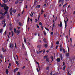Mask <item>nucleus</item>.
Instances as JSON below:
<instances>
[{"instance_id": "35", "label": "nucleus", "mask_w": 75, "mask_h": 75, "mask_svg": "<svg viewBox=\"0 0 75 75\" xmlns=\"http://www.w3.org/2000/svg\"><path fill=\"white\" fill-rule=\"evenodd\" d=\"M0 57H1V58L3 57V55H2V54H1V53H0Z\"/></svg>"}, {"instance_id": "21", "label": "nucleus", "mask_w": 75, "mask_h": 75, "mask_svg": "<svg viewBox=\"0 0 75 75\" xmlns=\"http://www.w3.org/2000/svg\"><path fill=\"white\" fill-rule=\"evenodd\" d=\"M52 47H53V43H52L51 44V46L50 47L51 48H52Z\"/></svg>"}, {"instance_id": "30", "label": "nucleus", "mask_w": 75, "mask_h": 75, "mask_svg": "<svg viewBox=\"0 0 75 75\" xmlns=\"http://www.w3.org/2000/svg\"><path fill=\"white\" fill-rule=\"evenodd\" d=\"M22 47L23 48V47H24V43H22Z\"/></svg>"}, {"instance_id": "6", "label": "nucleus", "mask_w": 75, "mask_h": 75, "mask_svg": "<svg viewBox=\"0 0 75 75\" xmlns=\"http://www.w3.org/2000/svg\"><path fill=\"white\" fill-rule=\"evenodd\" d=\"M2 7H4H4H7V4L4 3L2 4Z\"/></svg>"}, {"instance_id": "24", "label": "nucleus", "mask_w": 75, "mask_h": 75, "mask_svg": "<svg viewBox=\"0 0 75 75\" xmlns=\"http://www.w3.org/2000/svg\"><path fill=\"white\" fill-rule=\"evenodd\" d=\"M6 74H8V69H6Z\"/></svg>"}, {"instance_id": "59", "label": "nucleus", "mask_w": 75, "mask_h": 75, "mask_svg": "<svg viewBox=\"0 0 75 75\" xmlns=\"http://www.w3.org/2000/svg\"><path fill=\"white\" fill-rule=\"evenodd\" d=\"M39 25H42V23H41V22H40L39 23Z\"/></svg>"}, {"instance_id": "32", "label": "nucleus", "mask_w": 75, "mask_h": 75, "mask_svg": "<svg viewBox=\"0 0 75 75\" xmlns=\"http://www.w3.org/2000/svg\"><path fill=\"white\" fill-rule=\"evenodd\" d=\"M10 14L11 16H12L13 15V14L12 13V11H10Z\"/></svg>"}, {"instance_id": "25", "label": "nucleus", "mask_w": 75, "mask_h": 75, "mask_svg": "<svg viewBox=\"0 0 75 75\" xmlns=\"http://www.w3.org/2000/svg\"><path fill=\"white\" fill-rule=\"evenodd\" d=\"M3 32V29L2 28L0 30V33H1Z\"/></svg>"}, {"instance_id": "29", "label": "nucleus", "mask_w": 75, "mask_h": 75, "mask_svg": "<svg viewBox=\"0 0 75 75\" xmlns=\"http://www.w3.org/2000/svg\"><path fill=\"white\" fill-rule=\"evenodd\" d=\"M37 47L38 48H41V46L40 45H38Z\"/></svg>"}, {"instance_id": "13", "label": "nucleus", "mask_w": 75, "mask_h": 75, "mask_svg": "<svg viewBox=\"0 0 75 75\" xmlns=\"http://www.w3.org/2000/svg\"><path fill=\"white\" fill-rule=\"evenodd\" d=\"M11 33L12 34V37H13L14 36V32H13V31H11Z\"/></svg>"}, {"instance_id": "5", "label": "nucleus", "mask_w": 75, "mask_h": 75, "mask_svg": "<svg viewBox=\"0 0 75 75\" xmlns=\"http://www.w3.org/2000/svg\"><path fill=\"white\" fill-rule=\"evenodd\" d=\"M9 47L10 48H11L12 49L14 48V45H13V44H11V43H10Z\"/></svg>"}, {"instance_id": "15", "label": "nucleus", "mask_w": 75, "mask_h": 75, "mask_svg": "<svg viewBox=\"0 0 75 75\" xmlns=\"http://www.w3.org/2000/svg\"><path fill=\"white\" fill-rule=\"evenodd\" d=\"M43 33H44V35H45V36H46V35H47V34H46V32H45V31H43Z\"/></svg>"}, {"instance_id": "48", "label": "nucleus", "mask_w": 75, "mask_h": 75, "mask_svg": "<svg viewBox=\"0 0 75 75\" xmlns=\"http://www.w3.org/2000/svg\"><path fill=\"white\" fill-rule=\"evenodd\" d=\"M25 68V66H24L23 67H22V69H24Z\"/></svg>"}, {"instance_id": "62", "label": "nucleus", "mask_w": 75, "mask_h": 75, "mask_svg": "<svg viewBox=\"0 0 75 75\" xmlns=\"http://www.w3.org/2000/svg\"><path fill=\"white\" fill-rule=\"evenodd\" d=\"M4 26H3V27H5V26H6V23H4Z\"/></svg>"}, {"instance_id": "58", "label": "nucleus", "mask_w": 75, "mask_h": 75, "mask_svg": "<svg viewBox=\"0 0 75 75\" xmlns=\"http://www.w3.org/2000/svg\"><path fill=\"white\" fill-rule=\"evenodd\" d=\"M39 52H42V51H40V50H39Z\"/></svg>"}, {"instance_id": "26", "label": "nucleus", "mask_w": 75, "mask_h": 75, "mask_svg": "<svg viewBox=\"0 0 75 75\" xmlns=\"http://www.w3.org/2000/svg\"><path fill=\"white\" fill-rule=\"evenodd\" d=\"M66 55L67 57H68L69 55V53H68L66 54Z\"/></svg>"}, {"instance_id": "22", "label": "nucleus", "mask_w": 75, "mask_h": 75, "mask_svg": "<svg viewBox=\"0 0 75 75\" xmlns=\"http://www.w3.org/2000/svg\"><path fill=\"white\" fill-rule=\"evenodd\" d=\"M12 12H13V13H16V10L15 9H13L12 11Z\"/></svg>"}, {"instance_id": "28", "label": "nucleus", "mask_w": 75, "mask_h": 75, "mask_svg": "<svg viewBox=\"0 0 75 75\" xmlns=\"http://www.w3.org/2000/svg\"><path fill=\"white\" fill-rule=\"evenodd\" d=\"M18 3V0L16 1V2H15V4H17Z\"/></svg>"}, {"instance_id": "50", "label": "nucleus", "mask_w": 75, "mask_h": 75, "mask_svg": "<svg viewBox=\"0 0 75 75\" xmlns=\"http://www.w3.org/2000/svg\"><path fill=\"white\" fill-rule=\"evenodd\" d=\"M61 48H62V45H60V47Z\"/></svg>"}, {"instance_id": "39", "label": "nucleus", "mask_w": 75, "mask_h": 75, "mask_svg": "<svg viewBox=\"0 0 75 75\" xmlns=\"http://www.w3.org/2000/svg\"><path fill=\"white\" fill-rule=\"evenodd\" d=\"M49 67H48L46 68V70H49Z\"/></svg>"}, {"instance_id": "51", "label": "nucleus", "mask_w": 75, "mask_h": 75, "mask_svg": "<svg viewBox=\"0 0 75 75\" xmlns=\"http://www.w3.org/2000/svg\"><path fill=\"white\" fill-rule=\"evenodd\" d=\"M46 61L47 62H49V61H48V59H46Z\"/></svg>"}, {"instance_id": "56", "label": "nucleus", "mask_w": 75, "mask_h": 75, "mask_svg": "<svg viewBox=\"0 0 75 75\" xmlns=\"http://www.w3.org/2000/svg\"><path fill=\"white\" fill-rule=\"evenodd\" d=\"M18 75H20V73L19 72H18Z\"/></svg>"}, {"instance_id": "16", "label": "nucleus", "mask_w": 75, "mask_h": 75, "mask_svg": "<svg viewBox=\"0 0 75 75\" xmlns=\"http://www.w3.org/2000/svg\"><path fill=\"white\" fill-rule=\"evenodd\" d=\"M48 57V56H44V59H45L46 58L47 59V57Z\"/></svg>"}, {"instance_id": "14", "label": "nucleus", "mask_w": 75, "mask_h": 75, "mask_svg": "<svg viewBox=\"0 0 75 75\" xmlns=\"http://www.w3.org/2000/svg\"><path fill=\"white\" fill-rule=\"evenodd\" d=\"M3 1L5 3H7V2H8V0H3Z\"/></svg>"}, {"instance_id": "1", "label": "nucleus", "mask_w": 75, "mask_h": 75, "mask_svg": "<svg viewBox=\"0 0 75 75\" xmlns=\"http://www.w3.org/2000/svg\"><path fill=\"white\" fill-rule=\"evenodd\" d=\"M13 30L15 33H16L17 35H18L20 33V30H18L16 31V29L15 28H14Z\"/></svg>"}, {"instance_id": "45", "label": "nucleus", "mask_w": 75, "mask_h": 75, "mask_svg": "<svg viewBox=\"0 0 75 75\" xmlns=\"http://www.w3.org/2000/svg\"><path fill=\"white\" fill-rule=\"evenodd\" d=\"M43 41H44V42H45V43H46V42H45V38H44V39H43Z\"/></svg>"}, {"instance_id": "64", "label": "nucleus", "mask_w": 75, "mask_h": 75, "mask_svg": "<svg viewBox=\"0 0 75 75\" xmlns=\"http://www.w3.org/2000/svg\"><path fill=\"white\" fill-rule=\"evenodd\" d=\"M58 45L56 46V49H57V48H58Z\"/></svg>"}, {"instance_id": "4", "label": "nucleus", "mask_w": 75, "mask_h": 75, "mask_svg": "<svg viewBox=\"0 0 75 75\" xmlns=\"http://www.w3.org/2000/svg\"><path fill=\"white\" fill-rule=\"evenodd\" d=\"M58 25V26L60 27H62V22H60V24H59Z\"/></svg>"}, {"instance_id": "36", "label": "nucleus", "mask_w": 75, "mask_h": 75, "mask_svg": "<svg viewBox=\"0 0 75 75\" xmlns=\"http://www.w3.org/2000/svg\"><path fill=\"white\" fill-rule=\"evenodd\" d=\"M13 11V8L11 7L10 9V11Z\"/></svg>"}, {"instance_id": "9", "label": "nucleus", "mask_w": 75, "mask_h": 75, "mask_svg": "<svg viewBox=\"0 0 75 75\" xmlns=\"http://www.w3.org/2000/svg\"><path fill=\"white\" fill-rule=\"evenodd\" d=\"M56 60H57V62H60V61L61 60V59H60V58H57V59Z\"/></svg>"}, {"instance_id": "27", "label": "nucleus", "mask_w": 75, "mask_h": 75, "mask_svg": "<svg viewBox=\"0 0 75 75\" xmlns=\"http://www.w3.org/2000/svg\"><path fill=\"white\" fill-rule=\"evenodd\" d=\"M65 68H66V66H65L64 67H63V70L64 71H65Z\"/></svg>"}, {"instance_id": "8", "label": "nucleus", "mask_w": 75, "mask_h": 75, "mask_svg": "<svg viewBox=\"0 0 75 75\" xmlns=\"http://www.w3.org/2000/svg\"><path fill=\"white\" fill-rule=\"evenodd\" d=\"M43 45L44 47H45V48H46L48 47V45H47V44H45Z\"/></svg>"}, {"instance_id": "57", "label": "nucleus", "mask_w": 75, "mask_h": 75, "mask_svg": "<svg viewBox=\"0 0 75 75\" xmlns=\"http://www.w3.org/2000/svg\"><path fill=\"white\" fill-rule=\"evenodd\" d=\"M16 64H17V65H18V62L17 61L16 62Z\"/></svg>"}, {"instance_id": "31", "label": "nucleus", "mask_w": 75, "mask_h": 75, "mask_svg": "<svg viewBox=\"0 0 75 75\" xmlns=\"http://www.w3.org/2000/svg\"><path fill=\"white\" fill-rule=\"evenodd\" d=\"M7 11H5L4 12V15H5V14H7Z\"/></svg>"}, {"instance_id": "12", "label": "nucleus", "mask_w": 75, "mask_h": 75, "mask_svg": "<svg viewBox=\"0 0 75 75\" xmlns=\"http://www.w3.org/2000/svg\"><path fill=\"white\" fill-rule=\"evenodd\" d=\"M24 40L26 44L27 43V42L26 41V39H25V37H24Z\"/></svg>"}, {"instance_id": "37", "label": "nucleus", "mask_w": 75, "mask_h": 75, "mask_svg": "<svg viewBox=\"0 0 75 75\" xmlns=\"http://www.w3.org/2000/svg\"><path fill=\"white\" fill-rule=\"evenodd\" d=\"M30 21V20L29 19H28L27 21V24H28V22Z\"/></svg>"}, {"instance_id": "60", "label": "nucleus", "mask_w": 75, "mask_h": 75, "mask_svg": "<svg viewBox=\"0 0 75 75\" xmlns=\"http://www.w3.org/2000/svg\"><path fill=\"white\" fill-rule=\"evenodd\" d=\"M2 22L3 23H5V21H4V20L2 21Z\"/></svg>"}, {"instance_id": "33", "label": "nucleus", "mask_w": 75, "mask_h": 75, "mask_svg": "<svg viewBox=\"0 0 75 75\" xmlns=\"http://www.w3.org/2000/svg\"><path fill=\"white\" fill-rule=\"evenodd\" d=\"M43 6L44 7H47V5L46 4H44Z\"/></svg>"}, {"instance_id": "17", "label": "nucleus", "mask_w": 75, "mask_h": 75, "mask_svg": "<svg viewBox=\"0 0 75 75\" xmlns=\"http://www.w3.org/2000/svg\"><path fill=\"white\" fill-rule=\"evenodd\" d=\"M53 27L54 28L55 27V21L54 20H53Z\"/></svg>"}, {"instance_id": "20", "label": "nucleus", "mask_w": 75, "mask_h": 75, "mask_svg": "<svg viewBox=\"0 0 75 75\" xmlns=\"http://www.w3.org/2000/svg\"><path fill=\"white\" fill-rule=\"evenodd\" d=\"M67 4H68V3H66V4H64L63 6V8H64V7H65V6H67Z\"/></svg>"}, {"instance_id": "11", "label": "nucleus", "mask_w": 75, "mask_h": 75, "mask_svg": "<svg viewBox=\"0 0 75 75\" xmlns=\"http://www.w3.org/2000/svg\"><path fill=\"white\" fill-rule=\"evenodd\" d=\"M17 70H18V68H16V69H15L13 71L14 73H16V72Z\"/></svg>"}, {"instance_id": "7", "label": "nucleus", "mask_w": 75, "mask_h": 75, "mask_svg": "<svg viewBox=\"0 0 75 75\" xmlns=\"http://www.w3.org/2000/svg\"><path fill=\"white\" fill-rule=\"evenodd\" d=\"M64 23L65 24V29L66 28H67V21H65V20H64Z\"/></svg>"}, {"instance_id": "54", "label": "nucleus", "mask_w": 75, "mask_h": 75, "mask_svg": "<svg viewBox=\"0 0 75 75\" xmlns=\"http://www.w3.org/2000/svg\"><path fill=\"white\" fill-rule=\"evenodd\" d=\"M63 66H65V62H63Z\"/></svg>"}, {"instance_id": "42", "label": "nucleus", "mask_w": 75, "mask_h": 75, "mask_svg": "<svg viewBox=\"0 0 75 75\" xmlns=\"http://www.w3.org/2000/svg\"><path fill=\"white\" fill-rule=\"evenodd\" d=\"M63 51L64 53H65V49H63Z\"/></svg>"}, {"instance_id": "63", "label": "nucleus", "mask_w": 75, "mask_h": 75, "mask_svg": "<svg viewBox=\"0 0 75 75\" xmlns=\"http://www.w3.org/2000/svg\"><path fill=\"white\" fill-rule=\"evenodd\" d=\"M62 48H60V52H62Z\"/></svg>"}, {"instance_id": "19", "label": "nucleus", "mask_w": 75, "mask_h": 75, "mask_svg": "<svg viewBox=\"0 0 75 75\" xmlns=\"http://www.w3.org/2000/svg\"><path fill=\"white\" fill-rule=\"evenodd\" d=\"M40 5H38L36 6V8H40Z\"/></svg>"}, {"instance_id": "40", "label": "nucleus", "mask_w": 75, "mask_h": 75, "mask_svg": "<svg viewBox=\"0 0 75 75\" xmlns=\"http://www.w3.org/2000/svg\"><path fill=\"white\" fill-rule=\"evenodd\" d=\"M71 33V30L69 29V35H70V34Z\"/></svg>"}, {"instance_id": "61", "label": "nucleus", "mask_w": 75, "mask_h": 75, "mask_svg": "<svg viewBox=\"0 0 75 75\" xmlns=\"http://www.w3.org/2000/svg\"><path fill=\"white\" fill-rule=\"evenodd\" d=\"M19 16H20V14L19 13L18 15V17H19Z\"/></svg>"}, {"instance_id": "52", "label": "nucleus", "mask_w": 75, "mask_h": 75, "mask_svg": "<svg viewBox=\"0 0 75 75\" xmlns=\"http://www.w3.org/2000/svg\"><path fill=\"white\" fill-rule=\"evenodd\" d=\"M36 26H37L38 28H39V26H38V24H36Z\"/></svg>"}, {"instance_id": "43", "label": "nucleus", "mask_w": 75, "mask_h": 75, "mask_svg": "<svg viewBox=\"0 0 75 75\" xmlns=\"http://www.w3.org/2000/svg\"><path fill=\"white\" fill-rule=\"evenodd\" d=\"M42 29V30H44V29H43V27L42 26V25H41L40 26Z\"/></svg>"}, {"instance_id": "2", "label": "nucleus", "mask_w": 75, "mask_h": 75, "mask_svg": "<svg viewBox=\"0 0 75 75\" xmlns=\"http://www.w3.org/2000/svg\"><path fill=\"white\" fill-rule=\"evenodd\" d=\"M61 2L62 3V4L63 5V4L64 3V0H58L59 3Z\"/></svg>"}, {"instance_id": "18", "label": "nucleus", "mask_w": 75, "mask_h": 75, "mask_svg": "<svg viewBox=\"0 0 75 75\" xmlns=\"http://www.w3.org/2000/svg\"><path fill=\"white\" fill-rule=\"evenodd\" d=\"M69 73V71H68L67 75H71V73Z\"/></svg>"}, {"instance_id": "34", "label": "nucleus", "mask_w": 75, "mask_h": 75, "mask_svg": "<svg viewBox=\"0 0 75 75\" xmlns=\"http://www.w3.org/2000/svg\"><path fill=\"white\" fill-rule=\"evenodd\" d=\"M15 48H17V46L16 45V43H15V46H14Z\"/></svg>"}, {"instance_id": "10", "label": "nucleus", "mask_w": 75, "mask_h": 75, "mask_svg": "<svg viewBox=\"0 0 75 75\" xmlns=\"http://www.w3.org/2000/svg\"><path fill=\"white\" fill-rule=\"evenodd\" d=\"M60 58L61 60H62V54H60Z\"/></svg>"}, {"instance_id": "44", "label": "nucleus", "mask_w": 75, "mask_h": 75, "mask_svg": "<svg viewBox=\"0 0 75 75\" xmlns=\"http://www.w3.org/2000/svg\"><path fill=\"white\" fill-rule=\"evenodd\" d=\"M45 29L46 30H47V31H50V30L47 29V28L46 27H45Z\"/></svg>"}, {"instance_id": "23", "label": "nucleus", "mask_w": 75, "mask_h": 75, "mask_svg": "<svg viewBox=\"0 0 75 75\" xmlns=\"http://www.w3.org/2000/svg\"><path fill=\"white\" fill-rule=\"evenodd\" d=\"M50 58H51V59H52V61H53V60H54V58H53V57H52V56H51Z\"/></svg>"}, {"instance_id": "55", "label": "nucleus", "mask_w": 75, "mask_h": 75, "mask_svg": "<svg viewBox=\"0 0 75 75\" xmlns=\"http://www.w3.org/2000/svg\"><path fill=\"white\" fill-rule=\"evenodd\" d=\"M2 50L3 52H4V48H2Z\"/></svg>"}, {"instance_id": "38", "label": "nucleus", "mask_w": 75, "mask_h": 75, "mask_svg": "<svg viewBox=\"0 0 75 75\" xmlns=\"http://www.w3.org/2000/svg\"><path fill=\"white\" fill-rule=\"evenodd\" d=\"M56 44H57V45H58L59 44V41H57L56 42Z\"/></svg>"}, {"instance_id": "53", "label": "nucleus", "mask_w": 75, "mask_h": 75, "mask_svg": "<svg viewBox=\"0 0 75 75\" xmlns=\"http://www.w3.org/2000/svg\"><path fill=\"white\" fill-rule=\"evenodd\" d=\"M13 30V29H12V28H9V30L10 31H11V30Z\"/></svg>"}, {"instance_id": "46", "label": "nucleus", "mask_w": 75, "mask_h": 75, "mask_svg": "<svg viewBox=\"0 0 75 75\" xmlns=\"http://www.w3.org/2000/svg\"><path fill=\"white\" fill-rule=\"evenodd\" d=\"M4 33L5 35H6L7 34V31L6 30Z\"/></svg>"}, {"instance_id": "41", "label": "nucleus", "mask_w": 75, "mask_h": 75, "mask_svg": "<svg viewBox=\"0 0 75 75\" xmlns=\"http://www.w3.org/2000/svg\"><path fill=\"white\" fill-rule=\"evenodd\" d=\"M18 25H19L21 26V23L20 22H19V23H18Z\"/></svg>"}, {"instance_id": "3", "label": "nucleus", "mask_w": 75, "mask_h": 75, "mask_svg": "<svg viewBox=\"0 0 75 75\" xmlns=\"http://www.w3.org/2000/svg\"><path fill=\"white\" fill-rule=\"evenodd\" d=\"M9 7L8 6H6V7H5L4 8V9L6 11H8V8Z\"/></svg>"}, {"instance_id": "49", "label": "nucleus", "mask_w": 75, "mask_h": 75, "mask_svg": "<svg viewBox=\"0 0 75 75\" xmlns=\"http://www.w3.org/2000/svg\"><path fill=\"white\" fill-rule=\"evenodd\" d=\"M35 22H37V21H38V20H37V19H35Z\"/></svg>"}, {"instance_id": "47", "label": "nucleus", "mask_w": 75, "mask_h": 75, "mask_svg": "<svg viewBox=\"0 0 75 75\" xmlns=\"http://www.w3.org/2000/svg\"><path fill=\"white\" fill-rule=\"evenodd\" d=\"M43 13H44V10H41V14Z\"/></svg>"}]
</instances>
